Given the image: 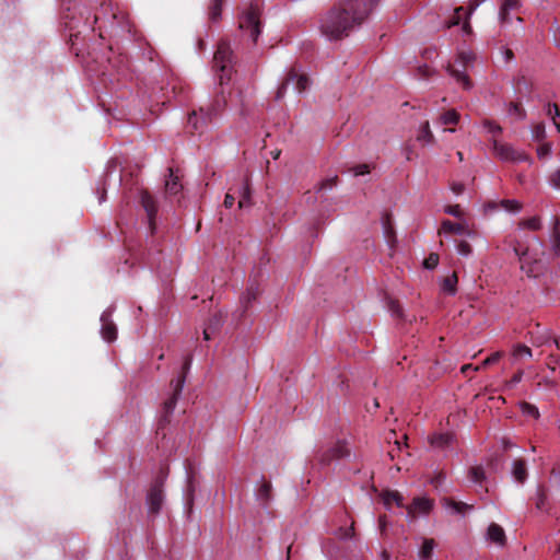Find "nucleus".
I'll return each mask as SVG.
<instances>
[{"mask_svg":"<svg viewBox=\"0 0 560 560\" xmlns=\"http://www.w3.org/2000/svg\"><path fill=\"white\" fill-rule=\"evenodd\" d=\"M520 408L523 415L533 417L534 419H538L540 416L538 408L527 401H522Z\"/></svg>","mask_w":560,"mask_h":560,"instance_id":"33","label":"nucleus"},{"mask_svg":"<svg viewBox=\"0 0 560 560\" xmlns=\"http://www.w3.org/2000/svg\"><path fill=\"white\" fill-rule=\"evenodd\" d=\"M250 202V189L247 183L242 187V192L238 200V208L247 207Z\"/></svg>","mask_w":560,"mask_h":560,"instance_id":"37","label":"nucleus"},{"mask_svg":"<svg viewBox=\"0 0 560 560\" xmlns=\"http://www.w3.org/2000/svg\"><path fill=\"white\" fill-rule=\"evenodd\" d=\"M335 535L342 540L351 539L354 537V523L351 524L349 527H342L340 526L336 532Z\"/></svg>","mask_w":560,"mask_h":560,"instance_id":"34","label":"nucleus"},{"mask_svg":"<svg viewBox=\"0 0 560 560\" xmlns=\"http://www.w3.org/2000/svg\"><path fill=\"white\" fill-rule=\"evenodd\" d=\"M443 125H456L459 120V114L455 109H450L441 116Z\"/></svg>","mask_w":560,"mask_h":560,"instance_id":"36","label":"nucleus"},{"mask_svg":"<svg viewBox=\"0 0 560 560\" xmlns=\"http://www.w3.org/2000/svg\"><path fill=\"white\" fill-rule=\"evenodd\" d=\"M469 478L471 481L479 483L485 479V470L481 466H474L469 469Z\"/></svg>","mask_w":560,"mask_h":560,"instance_id":"38","label":"nucleus"},{"mask_svg":"<svg viewBox=\"0 0 560 560\" xmlns=\"http://www.w3.org/2000/svg\"><path fill=\"white\" fill-rule=\"evenodd\" d=\"M185 378H186V376L183 375V376H178L176 378V381H172L171 384L173 386V394L163 404V413L160 419V425H164L170 422V417L173 413V411L176 407L178 397L183 390Z\"/></svg>","mask_w":560,"mask_h":560,"instance_id":"8","label":"nucleus"},{"mask_svg":"<svg viewBox=\"0 0 560 560\" xmlns=\"http://www.w3.org/2000/svg\"><path fill=\"white\" fill-rule=\"evenodd\" d=\"M509 113L511 115L517 116L521 119H524L526 117V112L524 110V108L518 103H513V102L510 103V105H509Z\"/></svg>","mask_w":560,"mask_h":560,"instance_id":"44","label":"nucleus"},{"mask_svg":"<svg viewBox=\"0 0 560 560\" xmlns=\"http://www.w3.org/2000/svg\"><path fill=\"white\" fill-rule=\"evenodd\" d=\"M550 183L555 188L560 189V167L550 175Z\"/></svg>","mask_w":560,"mask_h":560,"instance_id":"53","label":"nucleus"},{"mask_svg":"<svg viewBox=\"0 0 560 560\" xmlns=\"http://www.w3.org/2000/svg\"><path fill=\"white\" fill-rule=\"evenodd\" d=\"M380 0H341L320 20V32L329 39L338 40L361 25Z\"/></svg>","mask_w":560,"mask_h":560,"instance_id":"1","label":"nucleus"},{"mask_svg":"<svg viewBox=\"0 0 560 560\" xmlns=\"http://www.w3.org/2000/svg\"><path fill=\"white\" fill-rule=\"evenodd\" d=\"M418 139L427 142L433 141V135L430 130L429 121H424L422 124Z\"/></svg>","mask_w":560,"mask_h":560,"instance_id":"40","label":"nucleus"},{"mask_svg":"<svg viewBox=\"0 0 560 560\" xmlns=\"http://www.w3.org/2000/svg\"><path fill=\"white\" fill-rule=\"evenodd\" d=\"M337 183H338V177L337 176L327 178V179L323 180L318 185L317 191L320 192V191H325V190H328V189H332L334 187L337 186Z\"/></svg>","mask_w":560,"mask_h":560,"instance_id":"43","label":"nucleus"},{"mask_svg":"<svg viewBox=\"0 0 560 560\" xmlns=\"http://www.w3.org/2000/svg\"><path fill=\"white\" fill-rule=\"evenodd\" d=\"M492 148L494 155L502 161L516 162L526 160L524 154L515 151L510 144L501 143L495 139L492 141Z\"/></svg>","mask_w":560,"mask_h":560,"instance_id":"13","label":"nucleus"},{"mask_svg":"<svg viewBox=\"0 0 560 560\" xmlns=\"http://www.w3.org/2000/svg\"><path fill=\"white\" fill-rule=\"evenodd\" d=\"M234 202H235V197L232 194L228 192L225 195L224 201H223L224 207L225 208H232Z\"/></svg>","mask_w":560,"mask_h":560,"instance_id":"58","label":"nucleus"},{"mask_svg":"<svg viewBox=\"0 0 560 560\" xmlns=\"http://www.w3.org/2000/svg\"><path fill=\"white\" fill-rule=\"evenodd\" d=\"M532 133H533V138L536 141H541L546 136L545 125L542 122L536 124L532 129Z\"/></svg>","mask_w":560,"mask_h":560,"instance_id":"45","label":"nucleus"},{"mask_svg":"<svg viewBox=\"0 0 560 560\" xmlns=\"http://www.w3.org/2000/svg\"><path fill=\"white\" fill-rule=\"evenodd\" d=\"M520 225L532 231H537L540 229V219L538 217H533L521 221Z\"/></svg>","mask_w":560,"mask_h":560,"instance_id":"39","label":"nucleus"},{"mask_svg":"<svg viewBox=\"0 0 560 560\" xmlns=\"http://www.w3.org/2000/svg\"><path fill=\"white\" fill-rule=\"evenodd\" d=\"M223 104L220 100L213 101L206 107H200L199 110H192L188 117V125L194 130H199L201 127L210 124L214 117L222 110Z\"/></svg>","mask_w":560,"mask_h":560,"instance_id":"6","label":"nucleus"},{"mask_svg":"<svg viewBox=\"0 0 560 560\" xmlns=\"http://www.w3.org/2000/svg\"><path fill=\"white\" fill-rule=\"evenodd\" d=\"M439 234H466V228L460 223H454L450 220H444L439 230Z\"/></svg>","mask_w":560,"mask_h":560,"instance_id":"24","label":"nucleus"},{"mask_svg":"<svg viewBox=\"0 0 560 560\" xmlns=\"http://www.w3.org/2000/svg\"><path fill=\"white\" fill-rule=\"evenodd\" d=\"M383 501L387 506L393 502H395L398 506H402V497L398 491H386L383 494Z\"/></svg>","mask_w":560,"mask_h":560,"instance_id":"32","label":"nucleus"},{"mask_svg":"<svg viewBox=\"0 0 560 560\" xmlns=\"http://www.w3.org/2000/svg\"><path fill=\"white\" fill-rule=\"evenodd\" d=\"M513 355L518 357V358H521V357L530 358L533 355V353H532V349L529 347L518 343L514 347Z\"/></svg>","mask_w":560,"mask_h":560,"instance_id":"41","label":"nucleus"},{"mask_svg":"<svg viewBox=\"0 0 560 560\" xmlns=\"http://www.w3.org/2000/svg\"><path fill=\"white\" fill-rule=\"evenodd\" d=\"M551 152V145L549 143H544L537 149V154L539 158L547 156Z\"/></svg>","mask_w":560,"mask_h":560,"instance_id":"54","label":"nucleus"},{"mask_svg":"<svg viewBox=\"0 0 560 560\" xmlns=\"http://www.w3.org/2000/svg\"><path fill=\"white\" fill-rule=\"evenodd\" d=\"M259 294H260V291H259V288L257 284L253 283L246 289V292L243 293V295L240 299V303H241V307H242L240 317H243L245 315V313L249 308L252 302L256 301V299L258 298Z\"/></svg>","mask_w":560,"mask_h":560,"instance_id":"17","label":"nucleus"},{"mask_svg":"<svg viewBox=\"0 0 560 560\" xmlns=\"http://www.w3.org/2000/svg\"><path fill=\"white\" fill-rule=\"evenodd\" d=\"M445 479V474L444 472H439L434 478H432L431 480V483L434 486V487H438L439 485L442 483V481Z\"/></svg>","mask_w":560,"mask_h":560,"instance_id":"61","label":"nucleus"},{"mask_svg":"<svg viewBox=\"0 0 560 560\" xmlns=\"http://www.w3.org/2000/svg\"><path fill=\"white\" fill-rule=\"evenodd\" d=\"M503 8V11H512L517 10L520 7L518 0H502L501 5Z\"/></svg>","mask_w":560,"mask_h":560,"instance_id":"50","label":"nucleus"},{"mask_svg":"<svg viewBox=\"0 0 560 560\" xmlns=\"http://www.w3.org/2000/svg\"><path fill=\"white\" fill-rule=\"evenodd\" d=\"M487 537L492 542H495L498 545H504L506 537L504 529L497 523H491L487 530Z\"/></svg>","mask_w":560,"mask_h":560,"instance_id":"22","label":"nucleus"},{"mask_svg":"<svg viewBox=\"0 0 560 560\" xmlns=\"http://www.w3.org/2000/svg\"><path fill=\"white\" fill-rule=\"evenodd\" d=\"M445 213L453 215L455 218H462L464 212L459 205H450L444 208Z\"/></svg>","mask_w":560,"mask_h":560,"instance_id":"47","label":"nucleus"},{"mask_svg":"<svg viewBox=\"0 0 560 560\" xmlns=\"http://www.w3.org/2000/svg\"><path fill=\"white\" fill-rule=\"evenodd\" d=\"M433 508V501L427 498H415L408 506V514L415 517L417 514H428Z\"/></svg>","mask_w":560,"mask_h":560,"instance_id":"15","label":"nucleus"},{"mask_svg":"<svg viewBox=\"0 0 560 560\" xmlns=\"http://www.w3.org/2000/svg\"><path fill=\"white\" fill-rule=\"evenodd\" d=\"M486 0H470L468 9V12H465L463 7H459L455 10L454 15L451 18L450 21L446 22V27L450 28L452 26L458 25L463 19V15H469L472 11H475L481 3H483Z\"/></svg>","mask_w":560,"mask_h":560,"instance_id":"18","label":"nucleus"},{"mask_svg":"<svg viewBox=\"0 0 560 560\" xmlns=\"http://www.w3.org/2000/svg\"><path fill=\"white\" fill-rule=\"evenodd\" d=\"M350 454L351 450L347 441L341 440L331 447L319 452L318 460L324 465H328L331 460L348 457Z\"/></svg>","mask_w":560,"mask_h":560,"instance_id":"11","label":"nucleus"},{"mask_svg":"<svg viewBox=\"0 0 560 560\" xmlns=\"http://www.w3.org/2000/svg\"><path fill=\"white\" fill-rule=\"evenodd\" d=\"M501 206L509 212H518L522 208V205L520 202L510 199L502 200Z\"/></svg>","mask_w":560,"mask_h":560,"instance_id":"42","label":"nucleus"},{"mask_svg":"<svg viewBox=\"0 0 560 560\" xmlns=\"http://www.w3.org/2000/svg\"><path fill=\"white\" fill-rule=\"evenodd\" d=\"M65 26L71 32L70 37H77L81 32L79 30L80 22L83 23L84 27L94 31V24L98 23L102 20H108L110 26L117 24L122 30L128 27L127 14L118 9H114L113 5L103 3L98 13L94 14L93 21H90V16H83L82 13L80 18L70 16L69 13L63 15Z\"/></svg>","mask_w":560,"mask_h":560,"instance_id":"3","label":"nucleus"},{"mask_svg":"<svg viewBox=\"0 0 560 560\" xmlns=\"http://www.w3.org/2000/svg\"><path fill=\"white\" fill-rule=\"evenodd\" d=\"M256 498L261 506L267 508L272 499V486L269 481L264 480L257 489Z\"/></svg>","mask_w":560,"mask_h":560,"instance_id":"21","label":"nucleus"},{"mask_svg":"<svg viewBox=\"0 0 560 560\" xmlns=\"http://www.w3.org/2000/svg\"><path fill=\"white\" fill-rule=\"evenodd\" d=\"M126 75V69L125 68H119L118 72H117V77L115 78V80L117 82H119L121 80V78H124Z\"/></svg>","mask_w":560,"mask_h":560,"instance_id":"64","label":"nucleus"},{"mask_svg":"<svg viewBox=\"0 0 560 560\" xmlns=\"http://www.w3.org/2000/svg\"><path fill=\"white\" fill-rule=\"evenodd\" d=\"M499 19L502 24L510 23L511 22L510 11H503V8L500 7Z\"/></svg>","mask_w":560,"mask_h":560,"instance_id":"56","label":"nucleus"},{"mask_svg":"<svg viewBox=\"0 0 560 560\" xmlns=\"http://www.w3.org/2000/svg\"><path fill=\"white\" fill-rule=\"evenodd\" d=\"M451 189L452 191L455 194V195H460L463 194L464 189H465V186L464 184L462 183H453L451 185Z\"/></svg>","mask_w":560,"mask_h":560,"instance_id":"59","label":"nucleus"},{"mask_svg":"<svg viewBox=\"0 0 560 560\" xmlns=\"http://www.w3.org/2000/svg\"><path fill=\"white\" fill-rule=\"evenodd\" d=\"M535 502V506L539 511H548V493L547 489L542 485H538L536 488V492L532 498Z\"/></svg>","mask_w":560,"mask_h":560,"instance_id":"23","label":"nucleus"},{"mask_svg":"<svg viewBox=\"0 0 560 560\" xmlns=\"http://www.w3.org/2000/svg\"><path fill=\"white\" fill-rule=\"evenodd\" d=\"M559 225L560 222L557 220L553 223L552 233L550 236V253L548 255L545 252H541V255L538 257L537 255L533 254V249L526 248L525 250L520 252L518 247L514 248V252L521 261V269L528 277L537 278L545 273L549 267L550 259L553 257H560Z\"/></svg>","mask_w":560,"mask_h":560,"instance_id":"2","label":"nucleus"},{"mask_svg":"<svg viewBox=\"0 0 560 560\" xmlns=\"http://www.w3.org/2000/svg\"><path fill=\"white\" fill-rule=\"evenodd\" d=\"M503 355V352L501 351H497L494 353H492L491 355H489L488 358H486L482 362V366H487V365H490V364H494L497 363Z\"/></svg>","mask_w":560,"mask_h":560,"instance_id":"49","label":"nucleus"},{"mask_svg":"<svg viewBox=\"0 0 560 560\" xmlns=\"http://www.w3.org/2000/svg\"><path fill=\"white\" fill-rule=\"evenodd\" d=\"M167 470L161 469L159 475L151 482L147 493V505L150 515L160 513L164 503V483L167 478Z\"/></svg>","mask_w":560,"mask_h":560,"instance_id":"5","label":"nucleus"},{"mask_svg":"<svg viewBox=\"0 0 560 560\" xmlns=\"http://www.w3.org/2000/svg\"><path fill=\"white\" fill-rule=\"evenodd\" d=\"M439 264V255L431 253L424 260L423 266L427 269H434Z\"/></svg>","mask_w":560,"mask_h":560,"instance_id":"46","label":"nucleus"},{"mask_svg":"<svg viewBox=\"0 0 560 560\" xmlns=\"http://www.w3.org/2000/svg\"><path fill=\"white\" fill-rule=\"evenodd\" d=\"M559 363H560V357L551 353L549 355V362L547 363L548 368L555 371L556 370L555 365L559 364Z\"/></svg>","mask_w":560,"mask_h":560,"instance_id":"57","label":"nucleus"},{"mask_svg":"<svg viewBox=\"0 0 560 560\" xmlns=\"http://www.w3.org/2000/svg\"><path fill=\"white\" fill-rule=\"evenodd\" d=\"M522 377H523V371L520 370L508 382V386L509 387L515 386L516 384H518L522 381Z\"/></svg>","mask_w":560,"mask_h":560,"instance_id":"55","label":"nucleus"},{"mask_svg":"<svg viewBox=\"0 0 560 560\" xmlns=\"http://www.w3.org/2000/svg\"><path fill=\"white\" fill-rule=\"evenodd\" d=\"M383 234L390 249H394L397 243L396 232L392 222V215L384 213L382 218Z\"/></svg>","mask_w":560,"mask_h":560,"instance_id":"16","label":"nucleus"},{"mask_svg":"<svg viewBox=\"0 0 560 560\" xmlns=\"http://www.w3.org/2000/svg\"><path fill=\"white\" fill-rule=\"evenodd\" d=\"M504 57L506 61H511L514 58V52L510 48H506L504 50Z\"/></svg>","mask_w":560,"mask_h":560,"instance_id":"63","label":"nucleus"},{"mask_svg":"<svg viewBox=\"0 0 560 560\" xmlns=\"http://www.w3.org/2000/svg\"><path fill=\"white\" fill-rule=\"evenodd\" d=\"M454 440V435L451 433H442L433 435L430 440L431 444L434 447L444 448L452 444Z\"/></svg>","mask_w":560,"mask_h":560,"instance_id":"27","label":"nucleus"},{"mask_svg":"<svg viewBox=\"0 0 560 560\" xmlns=\"http://www.w3.org/2000/svg\"><path fill=\"white\" fill-rule=\"evenodd\" d=\"M222 325H223V316L220 313H215L209 318L206 327L210 328L212 330V332H217L221 328Z\"/></svg>","mask_w":560,"mask_h":560,"instance_id":"35","label":"nucleus"},{"mask_svg":"<svg viewBox=\"0 0 560 560\" xmlns=\"http://www.w3.org/2000/svg\"><path fill=\"white\" fill-rule=\"evenodd\" d=\"M485 127L488 129L489 132L491 133H500L502 131V128L500 125L493 122V121H490V120H487L485 122Z\"/></svg>","mask_w":560,"mask_h":560,"instance_id":"52","label":"nucleus"},{"mask_svg":"<svg viewBox=\"0 0 560 560\" xmlns=\"http://www.w3.org/2000/svg\"><path fill=\"white\" fill-rule=\"evenodd\" d=\"M431 69L428 66L419 67L418 73L421 78H429L431 75Z\"/></svg>","mask_w":560,"mask_h":560,"instance_id":"60","label":"nucleus"},{"mask_svg":"<svg viewBox=\"0 0 560 560\" xmlns=\"http://www.w3.org/2000/svg\"><path fill=\"white\" fill-rule=\"evenodd\" d=\"M546 114L552 119L557 130L560 132V109L558 105L548 103L546 106Z\"/></svg>","mask_w":560,"mask_h":560,"instance_id":"29","label":"nucleus"},{"mask_svg":"<svg viewBox=\"0 0 560 560\" xmlns=\"http://www.w3.org/2000/svg\"><path fill=\"white\" fill-rule=\"evenodd\" d=\"M457 275L454 272L453 275L446 277L443 280L442 289L444 292L453 295L456 293V284H457Z\"/></svg>","mask_w":560,"mask_h":560,"instance_id":"30","label":"nucleus"},{"mask_svg":"<svg viewBox=\"0 0 560 560\" xmlns=\"http://www.w3.org/2000/svg\"><path fill=\"white\" fill-rule=\"evenodd\" d=\"M234 56L226 40L219 42L213 56V69L215 70L219 83L223 85L231 80L233 73Z\"/></svg>","mask_w":560,"mask_h":560,"instance_id":"4","label":"nucleus"},{"mask_svg":"<svg viewBox=\"0 0 560 560\" xmlns=\"http://www.w3.org/2000/svg\"><path fill=\"white\" fill-rule=\"evenodd\" d=\"M290 83H292L294 85V89L299 93H302L307 89V86L310 84V80H308L307 75H305L303 73H299L295 68H292L289 71L285 81L277 90V94H276L277 100H280L283 97L287 86Z\"/></svg>","mask_w":560,"mask_h":560,"instance_id":"10","label":"nucleus"},{"mask_svg":"<svg viewBox=\"0 0 560 560\" xmlns=\"http://www.w3.org/2000/svg\"><path fill=\"white\" fill-rule=\"evenodd\" d=\"M512 476L518 483H524L528 477L526 462L523 458L514 459L512 464Z\"/></svg>","mask_w":560,"mask_h":560,"instance_id":"19","label":"nucleus"},{"mask_svg":"<svg viewBox=\"0 0 560 560\" xmlns=\"http://www.w3.org/2000/svg\"><path fill=\"white\" fill-rule=\"evenodd\" d=\"M214 334L215 332H212V330L210 328L205 327V329H203V339L205 340H210L211 336L214 335Z\"/></svg>","mask_w":560,"mask_h":560,"instance_id":"62","label":"nucleus"},{"mask_svg":"<svg viewBox=\"0 0 560 560\" xmlns=\"http://www.w3.org/2000/svg\"><path fill=\"white\" fill-rule=\"evenodd\" d=\"M224 0H211L209 8V19L212 22H217L221 18L222 4Z\"/></svg>","mask_w":560,"mask_h":560,"instance_id":"31","label":"nucleus"},{"mask_svg":"<svg viewBox=\"0 0 560 560\" xmlns=\"http://www.w3.org/2000/svg\"><path fill=\"white\" fill-rule=\"evenodd\" d=\"M168 178L165 182V191L170 196H176L180 192L183 186L179 182V177L175 174L172 167H168Z\"/></svg>","mask_w":560,"mask_h":560,"instance_id":"20","label":"nucleus"},{"mask_svg":"<svg viewBox=\"0 0 560 560\" xmlns=\"http://www.w3.org/2000/svg\"><path fill=\"white\" fill-rule=\"evenodd\" d=\"M387 307L394 317L400 320H406L402 307L397 300L388 298Z\"/></svg>","mask_w":560,"mask_h":560,"instance_id":"28","label":"nucleus"},{"mask_svg":"<svg viewBox=\"0 0 560 560\" xmlns=\"http://www.w3.org/2000/svg\"><path fill=\"white\" fill-rule=\"evenodd\" d=\"M354 176H361L370 173V166L368 164H359L355 165L353 168Z\"/></svg>","mask_w":560,"mask_h":560,"instance_id":"51","label":"nucleus"},{"mask_svg":"<svg viewBox=\"0 0 560 560\" xmlns=\"http://www.w3.org/2000/svg\"><path fill=\"white\" fill-rule=\"evenodd\" d=\"M101 334L104 340L112 342L117 338V327L112 320V311L106 310L101 315Z\"/></svg>","mask_w":560,"mask_h":560,"instance_id":"14","label":"nucleus"},{"mask_svg":"<svg viewBox=\"0 0 560 560\" xmlns=\"http://www.w3.org/2000/svg\"><path fill=\"white\" fill-rule=\"evenodd\" d=\"M457 252L462 255V256H468L471 254L472 249H471V246L468 242L466 241H462L458 243L457 245Z\"/></svg>","mask_w":560,"mask_h":560,"instance_id":"48","label":"nucleus"},{"mask_svg":"<svg viewBox=\"0 0 560 560\" xmlns=\"http://www.w3.org/2000/svg\"><path fill=\"white\" fill-rule=\"evenodd\" d=\"M435 545L436 544L433 538H424L419 550L420 560H430L432 558Z\"/></svg>","mask_w":560,"mask_h":560,"instance_id":"25","label":"nucleus"},{"mask_svg":"<svg viewBox=\"0 0 560 560\" xmlns=\"http://www.w3.org/2000/svg\"><path fill=\"white\" fill-rule=\"evenodd\" d=\"M259 9L250 5L240 19V28L248 32L253 42L256 43L260 34Z\"/></svg>","mask_w":560,"mask_h":560,"instance_id":"7","label":"nucleus"},{"mask_svg":"<svg viewBox=\"0 0 560 560\" xmlns=\"http://www.w3.org/2000/svg\"><path fill=\"white\" fill-rule=\"evenodd\" d=\"M443 504L446 508L453 509L458 514H465L467 511L472 509V505L467 504L465 502L455 501L452 498H444L443 499Z\"/></svg>","mask_w":560,"mask_h":560,"instance_id":"26","label":"nucleus"},{"mask_svg":"<svg viewBox=\"0 0 560 560\" xmlns=\"http://www.w3.org/2000/svg\"><path fill=\"white\" fill-rule=\"evenodd\" d=\"M471 60V55L463 51L458 55V61L460 62L462 69H456L452 65H448L446 68L450 75L453 77L465 90H470L472 88L470 78L465 73V69Z\"/></svg>","mask_w":560,"mask_h":560,"instance_id":"9","label":"nucleus"},{"mask_svg":"<svg viewBox=\"0 0 560 560\" xmlns=\"http://www.w3.org/2000/svg\"><path fill=\"white\" fill-rule=\"evenodd\" d=\"M140 203L143 207L148 221L149 228L153 233L155 230V215L158 213V205L154 197L148 190H141L139 194Z\"/></svg>","mask_w":560,"mask_h":560,"instance_id":"12","label":"nucleus"}]
</instances>
